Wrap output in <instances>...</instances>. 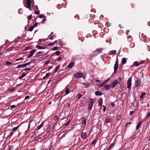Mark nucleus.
Wrapping results in <instances>:
<instances>
[{
  "label": "nucleus",
  "instance_id": "obj_1",
  "mask_svg": "<svg viewBox=\"0 0 150 150\" xmlns=\"http://www.w3.org/2000/svg\"><path fill=\"white\" fill-rule=\"evenodd\" d=\"M95 101L93 100V99L92 98H91L90 99V103L88 105L89 108H88V110H90L92 108L93 106V104L94 103Z\"/></svg>",
  "mask_w": 150,
  "mask_h": 150
},
{
  "label": "nucleus",
  "instance_id": "obj_2",
  "mask_svg": "<svg viewBox=\"0 0 150 150\" xmlns=\"http://www.w3.org/2000/svg\"><path fill=\"white\" fill-rule=\"evenodd\" d=\"M118 59L117 58L115 62V64L114 65V72L116 73L117 70L118 68Z\"/></svg>",
  "mask_w": 150,
  "mask_h": 150
},
{
  "label": "nucleus",
  "instance_id": "obj_3",
  "mask_svg": "<svg viewBox=\"0 0 150 150\" xmlns=\"http://www.w3.org/2000/svg\"><path fill=\"white\" fill-rule=\"evenodd\" d=\"M31 6L30 0H27V2L25 4H24V6L26 8H30Z\"/></svg>",
  "mask_w": 150,
  "mask_h": 150
},
{
  "label": "nucleus",
  "instance_id": "obj_4",
  "mask_svg": "<svg viewBox=\"0 0 150 150\" xmlns=\"http://www.w3.org/2000/svg\"><path fill=\"white\" fill-rule=\"evenodd\" d=\"M74 76L76 79L81 78L83 76V73H76L74 74Z\"/></svg>",
  "mask_w": 150,
  "mask_h": 150
},
{
  "label": "nucleus",
  "instance_id": "obj_5",
  "mask_svg": "<svg viewBox=\"0 0 150 150\" xmlns=\"http://www.w3.org/2000/svg\"><path fill=\"white\" fill-rule=\"evenodd\" d=\"M132 78H129L127 81V87L128 88H130L132 85Z\"/></svg>",
  "mask_w": 150,
  "mask_h": 150
},
{
  "label": "nucleus",
  "instance_id": "obj_6",
  "mask_svg": "<svg viewBox=\"0 0 150 150\" xmlns=\"http://www.w3.org/2000/svg\"><path fill=\"white\" fill-rule=\"evenodd\" d=\"M119 81L117 80H115L113 82H112L111 83L112 84V88H114L115 86H116V85L119 83Z\"/></svg>",
  "mask_w": 150,
  "mask_h": 150
},
{
  "label": "nucleus",
  "instance_id": "obj_7",
  "mask_svg": "<svg viewBox=\"0 0 150 150\" xmlns=\"http://www.w3.org/2000/svg\"><path fill=\"white\" fill-rule=\"evenodd\" d=\"M81 122L83 125V126L84 127H85L86 126V121L84 117L82 118Z\"/></svg>",
  "mask_w": 150,
  "mask_h": 150
},
{
  "label": "nucleus",
  "instance_id": "obj_8",
  "mask_svg": "<svg viewBox=\"0 0 150 150\" xmlns=\"http://www.w3.org/2000/svg\"><path fill=\"white\" fill-rule=\"evenodd\" d=\"M87 137V134L86 133L82 132L81 135V138L82 139L85 140Z\"/></svg>",
  "mask_w": 150,
  "mask_h": 150
},
{
  "label": "nucleus",
  "instance_id": "obj_9",
  "mask_svg": "<svg viewBox=\"0 0 150 150\" xmlns=\"http://www.w3.org/2000/svg\"><path fill=\"white\" fill-rule=\"evenodd\" d=\"M141 80L140 79H138L137 81H136V87H138L141 84Z\"/></svg>",
  "mask_w": 150,
  "mask_h": 150
},
{
  "label": "nucleus",
  "instance_id": "obj_10",
  "mask_svg": "<svg viewBox=\"0 0 150 150\" xmlns=\"http://www.w3.org/2000/svg\"><path fill=\"white\" fill-rule=\"evenodd\" d=\"M103 103V99L102 98H99L98 100V104L99 106L102 105Z\"/></svg>",
  "mask_w": 150,
  "mask_h": 150
},
{
  "label": "nucleus",
  "instance_id": "obj_11",
  "mask_svg": "<svg viewBox=\"0 0 150 150\" xmlns=\"http://www.w3.org/2000/svg\"><path fill=\"white\" fill-rule=\"evenodd\" d=\"M95 94L96 96L99 95V96H100L103 94V93L101 92L98 91L96 92Z\"/></svg>",
  "mask_w": 150,
  "mask_h": 150
},
{
  "label": "nucleus",
  "instance_id": "obj_12",
  "mask_svg": "<svg viewBox=\"0 0 150 150\" xmlns=\"http://www.w3.org/2000/svg\"><path fill=\"white\" fill-rule=\"evenodd\" d=\"M74 62L70 63L68 66L69 68H71L74 65Z\"/></svg>",
  "mask_w": 150,
  "mask_h": 150
},
{
  "label": "nucleus",
  "instance_id": "obj_13",
  "mask_svg": "<svg viewBox=\"0 0 150 150\" xmlns=\"http://www.w3.org/2000/svg\"><path fill=\"white\" fill-rule=\"evenodd\" d=\"M44 124V122H42L40 125L38 127V129H41L43 126Z\"/></svg>",
  "mask_w": 150,
  "mask_h": 150
},
{
  "label": "nucleus",
  "instance_id": "obj_14",
  "mask_svg": "<svg viewBox=\"0 0 150 150\" xmlns=\"http://www.w3.org/2000/svg\"><path fill=\"white\" fill-rule=\"evenodd\" d=\"M104 87L105 89L107 90H108L110 88V85H105Z\"/></svg>",
  "mask_w": 150,
  "mask_h": 150
},
{
  "label": "nucleus",
  "instance_id": "obj_15",
  "mask_svg": "<svg viewBox=\"0 0 150 150\" xmlns=\"http://www.w3.org/2000/svg\"><path fill=\"white\" fill-rule=\"evenodd\" d=\"M36 49H34L29 52V53L33 56V54L36 52Z\"/></svg>",
  "mask_w": 150,
  "mask_h": 150
},
{
  "label": "nucleus",
  "instance_id": "obj_16",
  "mask_svg": "<svg viewBox=\"0 0 150 150\" xmlns=\"http://www.w3.org/2000/svg\"><path fill=\"white\" fill-rule=\"evenodd\" d=\"M126 59L125 58H123L122 60V63L123 64H125L126 63Z\"/></svg>",
  "mask_w": 150,
  "mask_h": 150
},
{
  "label": "nucleus",
  "instance_id": "obj_17",
  "mask_svg": "<svg viewBox=\"0 0 150 150\" xmlns=\"http://www.w3.org/2000/svg\"><path fill=\"white\" fill-rule=\"evenodd\" d=\"M19 127V125H18V126L13 128L12 129V131H13V132H14L16 131L17 129Z\"/></svg>",
  "mask_w": 150,
  "mask_h": 150
},
{
  "label": "nucleus",
  "instance_id": "obj_18",
  "mask_svg": "<svg viewBox=\"0 0 150 150\" xmlns=\"http://www.w3.org/2000/svg\"><path fill=\"white\" fill-rule=\"evenodd\" d=\"M66 94H68L70 93V89L68 88H67L65 91Z\"/></svg>",
  "mask_w": 150,
  "mask_h": 150
},
{
  "label": "nucleus",
  "instance_id": "obj_19",
  "mask_svg": "<svg viewBox=\"0 0 150 150\" xmlns=\"http://www.w3.org/2000/svg\"><path fill=\"white\" fill-rule=\"evenodd\" d=\"M12 64V63L11 62L7 61L6 62L5 64L6 66H8L11 64Z\"/></svg>",
  "mask_w": 150,
  "mask_h": 150
},
{
  "label": "nucleus",
  "instance_id": "obj_20",
  "mask_svg": "<svg viewBox=\"0 0 150 150\" xmlns=\"http://www.w3.org/2000/svg\"><path fill=\"white\" fill-rule=\"evenodd\" d=\"M25 67V66L24 65V64H23L19 65H18L17 66V67H16V68H20L21 67Z\"/></svg>",
  "mask_w": 150,
  "mask_h": 150
},
{
  "label": "nucleus",
  "instance_id": "obj_21",
  "mask_svg": "<svg viewBox=\"0 0 150 150\" xmlns=\"http://www.w3.org/2000/svg\"><path fill=\"white\" fill-rule=\"evenodd\" d=\"M142 122H140L137 125V127H136V129L137 130L138 129H139V127H140V125H141L142 123Z\"/></svg>",
  "mask_w": 150,
  "mask_h": 150
},
{
  "label": "nucleus",
  "instance_id": "obj_22",
  "mask_svg": "<svg viewBox=\"0 0 150 150\" xmlns=\"http://www.w3.org/2000/svg\"><path fill=\"white\" fill-rule=\"evenodd\" d=\"M133 65L135 67H137L139 66V62H135L133 63Z\"/></svg>",
  "mask_w": 150,
  "mask_h": 150
},
{
  "label": "nucleus",
  "instance_id": "obj_23",
  "mask_svg": "<svg viewBox=\"0 0 150 150\" xmlns=\"http://www.w3.org/2000/svg\"><path fill=\"white\" fill-rule=\"evenodd\" d=\"M26 75V74L25 73H23L19 77V79H22L24 77H25Z\"/></svg>",
  "mask_w": 150,
  "mask_h": 150
},
{
  "label": "nucleus",
  "instance_id": "obj_24",
  "mask_svg": "<svg viewBox=\"0 0 150 150\" xmlns=\"http://www.w3.org/2000/svg\"><path fill=\"white\" fill-rule=\"evenodd\" d=\"M114 144L113 143L111 144L109 146V147H108V150H109L111 149L114 146Z\"/></svg>",
  "mask_w": 150,
  "mask_h": 150
},
{
  "label": "nucleus",
  "instance_id": "obj_25",
  "mask_svg": "<svg viewBox=\"0 0 150 150\" xmlns=\"http://www.w3.org/2000/svg\"><path fill=\"white\" fill-rule=\"evenodd\" d=\"M116 51L115 50H113L110 52V55H112L114 54H115L116 53Z\"/></svg>",
  "mask_w": 150,
  "mask_h": 150
},
{
  "label": "nucleus",
  "instance_id": "obj_26",
  "mask_svg": "<svg viewBox=\"0 0 150 150\" xmlns=\"http://www.w3.org/2000/svg\"><path fill=\"white\" fill-rule=\"evenodd\" d=\"M77 97L78 99L79 100L82 97V95L81 94L78 93L77 95Z\"/></svg>",
  "mask_w": 150,
  "mask_h": 150
},
{
  "label": "nucleus",
  "instance_id": "obj_27",
  "mask_svg": "<svg viewBox=\"0 0 150 150\" xmlns=\"http://www.w3.org/2000/svg\"><path fill=\"white\" fill-rule=\"evenodd\" d=\"M103 48H97L96 49V50L95 51V52L99 51L100 52H101L103 50Z\"/></svg>",
  "mask_w": 150,
  "mask_h": 150
},
{
  "label": "nucleus",
  "instance_id": "obj_28",
  "mask_svg": "<svg viewBox=\"0 0 150 150\" xmlns=\"http://www.w3.org/2000/svg\"><path fill=\"white\" fill-rule=\"evenodd\" d=\"M34 28V26H32L29 28V29H28V30L30 31L31 32L33 30Z\"/></svg>",
  "mask_w": 150,
  "mask_h": 150
},
{
  "label": "nucleus",
  "instance_id": "obj_29",
  "mask_svg": "<svg viewBox=\"0 0 150 150\" xmlns=\"http://www.w3.org/2000/svg\"><path fill=\"white\" fill-rule=\"evenodd\" d=\"M150 116V111L148 112L147 113V115L146 116V117L145 118V119H147V118H149Z\"/></svg>",
  "mask_w": 150,
  "mask_h": 150
},
{
  "label": "nucleus",
  "instance_id": "obj_30",
  "mask_svg": "<svg viewBox=\"0 0 150 150\" xmlns=\"http://www.w3.org/2000/svg\"><path fill=\"white\" fill-rule=\"evenodd\" d=\"M70 120H68L67 122L65 123L64 124V125H65V126H67L68 125H69V124L70 123Z\"/></svg>",
  "mask_w": 150,
  "mask_h": 150
},
{
  "label": "nucleus",
  "instance_id": "obj_31",
  "mask_svg": "<svg viewBox=\"0 0 150 150\" xmlns=\"http://www.w3.org/2000/svg\"><path fill=\"white\" fill-rule=\"evenodd\" d=\"M146 95V93L144 92L142 93L140 98H142Z\"/></svg>",
  "mask_w": 150,
  "mask_h": 150
},
{
  "label": "nucleus",
  "instance_id": "obj_32",
  "mask_svg": "<svg viewBox=\"0 0 150 150\" xmlns=\"http://www.w3.org/2000/svg\"><path fill=\"white\" fill-rule=\"evenodd\" d=\"M59 66H56L55 69V72H56L57 71V70L59 69Z\"/></svg>",
  "mask_w": 150,
  "mask_h": 150
},
{
  "label": "nucleus",
  "instance_id": "obj_33",
  "mask_svg": "<svg viewBox=\"0 0 150 150\" xmlns=\"http://www.w3.org/2000/svg\"><path fill=\"white\" fill-rule=\"evenodd\" d=\"M13 133H14V132H13V131H12L10 133V134L8 136V137H11L13 134Z\"/></svg>",
  "mask_w": 150,
  "mask_h": 150
},
{
  "label": "nucleus",
  "instance_id": "obj_34",
  "mask_svg": "<svg viewBox=\"0 0 150 150\" xmlns=\"http://www.w3.org/2000/svg\"><path fill=\"white\" fill-rule=\"evenodd\" d=\"M110 118H108L106 119L105 122L106 123H108L110 122Z\"/></svg>",
  "mask_w": 150,
  "mask_h": 150
},
{
  "label": "nucleus",
  "instance_id": "obj_35",
  "mask_svg": "<svg viewBox=\"0 0 150 150\" xmlns=\"http://www.w3.org/2000/svg\"><path fill=\"white\" fill-rule=\"evenodd\" d=\"M58 117L57 115H55L54 116L53 118V119L54 120H56L58 119Z\"/></svg>",
  "mask_w": 150,
  "mask_h": 150
},
{
  "label": "nucleus",
  "instance_id": "obj_36",
  "mask_svg": "<svg viewBox=\"0 0 150 150\" xmlns=\"http://www.w3.org/2000/svg\"><path fill=\"white\" fill-rule=\"evenodd\" d=\"M30 64V62H28L24 64V65L25 66V67H26V66L28 65H29Z\"/></svg>",
  "mask_w": 150,
  "mask_h": 150
},
{
  "label": "nucleus",
  "instance_id": "obj_37",
  "mask_svg": "<svg viewBox=\"0 0 150 150\" xmlns=\"http://www.w3.org/2000/svg\"><path fill=\"white\" fill-rule=\"evenodd\" d=\"M60 52L59 51H57L55 52V54L57 55H58L60 54Z\"/></svg>",
  "mask_w": 150,
  "mask_h": 150
},
{
  "label": "nucleus",
  "instance_id": "obj_38",
  "mask_svg": "<svg viewBox=\"0 0 150 150\" xmlns=\"http://www.w3.org/2000/svg\"><path fill=\"white\" fill-rule=\"evenodd\" d=\"M36 47L39 49H41V48H42V46L39 45H37L36 46Z\"/></svg>",
  "mask_w": 150,
  "mask_h": 150
},
{
  "label": "nucleus",
  "instance_id": "obj_39",
  "mask_svg": "<svg viewBox=\"0 0 150 150\" xmlns=\"http://www.w3.org/2000/svg\"><path fill=\"white\" fill-rule=\"evenodd\" d=\"M110 80V78H108L107 79H106V80L104 82L105 83H107Z\"/></svg>",
  "mask_w": 150,
  "mask_h": 150
},
{
  "label": "nucleus",
  "instance_id": "obj_40",
  "mask_svg": "<svg viewBox=\"0 0 150 150\" xmlns=\"http://www.w3.org/2000/svg\"><path fill=\"white\" fill-rule=\"evenodd\" d=\"M30 124H28V130L27 131H26V132H25V134H26L27 132L29 130V129L30 128Z\"/></svg>",
  "mask_w": 150,
  "mask_h": 150
},
{
  "label": "nucleus",
  "instance_id": "obj_41",
  "mask_svg": "<svg viewBox=\"0 0 150 150\" xmlns=\"http://www.w3.org/2000/svg\"><path fill=\"white\" fill-rule=\"evenodd\" d=\"M32 16L31 15H30L29 16H28V20H30L32 18Z\"/></svg>",
  "mask_w": 150,
  "mask_h": 150
},
{
  "label": "nucleus",
  "instance_id": "obj_42",
  "mask_svg": "<svg viewBox=\"0 0 150 150\" xmlns=\"http://www.w3.org/2000/svg\"><path fill=\"white\" fill-rule=\"evenodd\" d=\"M30 96L28 95L26 96L25 97V100H26L28 99V98H30Z\"/></svg>",
  "mask_w": 150,
  "mask_h": 150
},
{
  "label": "nucleus",
  "instance_id": "obj_43",
  "mask_svg": "<svg viewBox=\"0 0 150 150\" xmlns=\"http://www.w3.org/2000/svg\"><path fill=\"white\" fill-rule=\"evenodd\" d=\"M96 141V140L95 139L91 143V144H95Z\"/></svg>",
  "mask_w": 150,
  "mask_h": 150
},
{
  "label": "nucleus",
  "instance_id": "obj_44",
  "mask_svg": "<svg viewBox=\"0 0 150 150\" xmlns=\"http://www.w3.org/2000/svg\"><path fill=\"white\" fill-rule=\"evenodd\" d=\"M49 150H54V147L53 146H51Z\"/></svg>",
  "mask_w": 150,
  "mask_h": 150
},
{
  "label": "nucleus",
  "instance_id": "obj_45",
  "mask_svg": "<svg viewBox=\"0 0 150 150\" xmlns=\"http://www.w3.org/2000/svg\"><path fill=\"white\" fill-rule=\"evenodd\" d=\"M57 47H54L53 48V50H56L57 49Z\"/></svg>",
  "mask_w": 150,
  "mask_h": 150
},
{
  "label": "nucleus",
  "instance_id": "obj_46",
  "mask_svg": "<svg viewBox=\"0 0 150 150\" xmlns=\"http://www.w3.org/2000/svg\"><path fill=\"white\" fill-rule=\"evenodd\" d=\"M35 13L36 14H39L40 13V11H35Z\"/></svg>",
  "mask_w": 150,
  "mask_h": 150
},
{
  "label": "nucleus",
  "instance_id": "obj_47",
  "mask_svg": "<svg viewBox=\"0 0 150 150\" xmlns=\"http://www.w3.org/2000/svg\"><path fill=\"white\" fill-rule=\"evenodd\" d=\"M103 111L104 112H105L106 110V107L104 105H103Z\"/></svg>",
  "mask_w": 150,
  "mask_h": 150
},
{
  "label": "nucleus",
  "instance_id": "obj_48",
  "mask_svg": "<svg viewBox=\"0 0 150 150\" xmlns=\"http://www.w3.org/2000/svg\"><path fill=\"white\" fill-rule=\"evenodd\" d=\"M50 62V60L47 61L46 62H45V65H47Z\"/></svg>",
  "mask_w": 150,
  "mask_h": 150
},
{
  "label": "nucleus",
  "instance_id": "obj_49",
  "mask_svg": "<svg viewBox=\"0 0 150 150\" xmlns=\"http://www.w3.org/2000/svg\"><path fill=\"white\" fill-rule=\"evenodd\" d=\"M54 43L53 42H50L49 44V46H52L54 45Z\"/></svg>",
  "mask_w": 150,
  "mask_h": 150
},
{
  "label": "nucleus",
  "instance_id": "obj_50",
  "mask_svg": "<svg viewBox=\"0 0 150 150\" xmlns=\"http://www.w3.org/2000/svg\"><path fill=\"white\" fill-rule=\"evenodd\" d=\"M44 16V15H41L39 16V17L40 18H42Z\"/></svg>",
  "mask_w": 150,
  "mask_h": 150
},
{
  "label": "nucleus",
  "instance_id": "obj_51",
  "mask_svg": "<svg viewBox=\"0 0 150 150\" xmlns=\"http://www.w3.org/2000/svg\"><path fill=\"white\" fill-rule=\"evenodd\" d=\"M15 107V105H12L11 106V108L12 109H13Z\"/></svg>",
  "mask_w": 150,
  "mask_h": 150
},
{
  "label": "nucleus",
  "instance_id": "obj_52",
  "mask_svg": "<svg viewBox=\"0 0 150 150\" xmlns=\"http://www.w3.org/2000/svg\"><path fill=\"white\" fill-rule=\"evenodd\" d=\"M23 59V58H22V57H20L18 59H17L16 60V61H19L20 60H22Z\"/></svg>",
  "mask_w": 150,
  "mask_h": 150
},
{
  "label": "nucleus",
  "instance_id": "obj_53",
  "mask_svg": "<svg viewBox=\"0 0 150 150\" xmlns=\"http://www.w3.org/2000/svg\"><path fill=\"white\" fill-rule=\"evenodd\" d=\"M111 105L112 107H113L115 106V105L114 103H111Z\"/></svg>",
  "mask_w": 150,
  "mask_h": 150
},
{
  "label": "nucleus",
  "instance_id": "obj_54",
  "mask_svg": "<svg viewBox=\"0 0 150 150\" xmlns=\"http://www.w3.org/2000/svg\"><path fill=\"white\" fill-rule=\"evenodd\" d=\"M49 75H50V73H47L46 74L45 76H46V77H47L49 76Z\"/></svg>",
  "mask_w": 150,
  "mask_h": 150
},
{
  "label": "nucleus",
  "instance_id": "obj_55",
  "mask_svg": "<svg viewBox=\"0 0 150 150\" xmlns=\"http://www.w3.org/2000/svg\"><path fill=\"white\" fill-rule=\"evenodd\" d=\"M33 56L32 55H31L30 54H29L28 57V58H30Z\"/></svg>",
  "mask_w": 150,
  "mask_h": 150
},
{
  "label": "nucleus",
  "instance_id": "obj_56",
  "mask_svg": "<svg viewBox=\"0 0 150 150\" xmlns=\"http://www.w3.org/2000/svg\"><path fill=\"white\" fill-rule=\"evenodd\" d=\"M130 124H131L130 122H127L126 124V126H129V125H130Z\"/></svg>",
  "mask_w": 150,
  "mask_h": 150
},
{
  "label": "nucleus",
  "instance_id": "obj_57",
  "mask_svg": "<svg viewBox=\"0 0 150 150\" xmlns=\"http://www.w3.org/2000/svg\"><path fill=\"white\" fill-rule=\"evenodd\" d=\"M134 112V111H130L129 115H132L133 114Z\"/></svg>",
  "mask_w": 150,
  "mask_h": 150
},
{
  "label": "nucleus",
  "instance_id": "obj_58",
  "mask_svg": "<svg viewBox=\"0 0 150 150\" xmlns=\"http://www.w3.org/2000/svg\"><path fill=\"white\" fill-rule=\"evenodd\" d=\"M85 84H86L85 86L86 88H87L89 87V85L88 84H87L86 83Z\"/></svg>",
  "mask_w": 150,
  "mask_h": 150
},
{
  "label": "nucleus",
  "instance_id": "obj_59",
  "mask_svg": "<svg viewBox=\"0 0 150 150\" xmlns=\"http://www.w3.org/2000/svg\"><path fill=\"white\" fill-rule=\"evenodd\" d=\"M143 63H144V62L143 61L140 62H139V65H140L141 64H142Z\"/></svg>",
  "mask_w": 150,
  "mask_h": 150
},
{
  "label": "nucleus",
  "instance_id": "obj_60",
  "mask_svg": "<svg viewBox=\"0 0 150 150\" xmlns=\"http://www.w3.org/2000/svg\"><path fill=\"white\" fill-rule=\"evenodd\" d=\"M105 84V83H102V84H101L100 86V87H102L104 85V84Z\"/></svg>",
  "mask_w": 150,
  "mask_h": 150
},
{
  "label": "nucleus",
  "instance_id": "obj_61",
  "mask_svg": "<svg viewBox=\"0 0 150 150\" xmlns=\"http://www.w3.org/2000/svg\"><path fill=\"white\" fill-rule=\"evenodd\" d=\"M31 70L30 68H26L24 69V70Z\"/></svg>",
  "mask_w": 150,
  "mask_h": 150
},
{
  "label": "nucleus",
  "instance_id": "obj_62",
  "mask_svg": "<svg viewBox=\"0 0 150 150\" xmlns=\"http://www.w3.org/2000/svg\"><path fill=\"white\" fill-rule=\"evenodd\" d=\"M14 91V88H12V89H11L10 90V91H11V92H13V91Z\"/></svg>",
  "mask_w": 150,
  "mask_h": 150
},
{
  "label": "nucleus",
  "instance_id": "obj_63",
  "mask_svg": "<svg viewBox=\"0 0 150 150\" xmlns=\"http://www.w3.org/2000/svg\"><path fill=\"white\" fill-rule=\"evenodd\" d=\"M38 25V23H35L34 25V27H36Z\"/></svg>",
  "mask_w": 150,
  "mask_h": 150
},
{
  "label": "nucleus",
  "instance_id": "obj_64",
  "mask_svg": "<svg viewBox=\"0 0 150 150\" xmlns=\"http://www.w3.org/2000/svg\"><path fill=\"white\" fill-rule=\"evenodd\" d=\"M62 59V57H59L58 60V61Z\"/></svg>",
  "mask_w": 150,
  "mask_h": 150
}]
</instances>
